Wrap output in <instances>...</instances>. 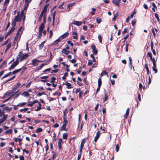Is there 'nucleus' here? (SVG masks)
<instances>
[{
    "label": "nucleus",
    "instance_id": "obj_1",
    "mask_svg": "<svg viewBox=\"0 0 160 160\" xmlns=\"http://www.w3.org/2000/svg\"><path fill=\"white\" fill-rule=\"evenodd\" d=\"M19 61L18 60H16L12 64L11 66L9 68V70L13 69L18 64Z\"/></svg>",
    "mask_w": 160,
    "mask_h": 160
},
{
    "label": "nucleus",
    "instance_id": "obj_2",
    "mask_svg": "<svg viewBox=\"0 0 160 160\" xmlns=\"http://www.w3.org/2000/svg\"><path fill=\"white\" fill-rule=\"evenodd\" d=\"M97 130H98V131L96 132V135L93 141V142H95V143L97 142L101 134L100 132V131H99L98 129L97 128Z\"/></svg>",
    "mask_w": 160,
    "mask_h": 160
},
{
    "label": "nucleus",
    "instance_id": "obj_3",
    "mask_svg": "<svg viewBox=\"0 0 160 160\" xmlns=\"http://www.w3.org/2000/svg\"><path fill=\"white\" fill-rule=\"evenodd\" d=\"M19 12H18V15L16 16L14 19L15 21L16 22H21L23 17H22L21 16H19Z\"/></svg>",
    "mask_w": 160,
    "mask_h": 160
},
{
    "label": "nucleus",
    "instance_id": "obj_4",
    "mask_svg": "<svg viewBox=\"0 0 160 160\" xmlns=\"http://www.w3.org/2000/svg\"><path fill=\"white\" fill-rule=\"evenodd\" d=\"M91 47L93 51V54L95 55H97L98 53V50L96 49V46L94 44L91 45Z\"/></svg>",
    "mask_w": 160,
    "mask_h": 160
},
{
    "label": "nucleus",
    "instance_id": "obj_5",
    "mask_svg": "<svg viewBox=\"0 0 160 160\" xmlns=\"http://www.w3.org/2000/svg\"><path fill=\"white\" fill-rule=\"evenodd\" d=\"M8 115H4V116L2 117V118L0 119V125L7 119L8 118Z\"/></svg>",
    "mask_w": 160,
    "mask_h": 160
},
{
    "label": "nucleus",
    "instance_id": "obj_6",
    "mask_svg": "<svg viewBox=\"0 0 160 160\" xmlns=\"http://www.w3.org/2000/svg\"><path fill=\"white\" fill-rule=\"evenodd\" d=\"M153 45H154V44H153V41H151V49L152 51L153 54L154 55H156V53L155 51L153 49Z\"/></svg>",
    "mask_w": 160,
    "mask_h": 160
},
{
    "label": "nucleus",
    "instance_id": "obj_7",
    "mask_svg": "<svg viewBox=\"0 0 160 160\" xmlns=\"http://www.w3.org/2000/svg\"><path fill=\"white\" fill-rule=\"evenodd\" d=\"M40 60H39L36 59H34L32 61V64L34 66H36L38 65V63L39 62H41Z\"/></svg>",
    "mask_w": 160,
    "mask_h": 160
},
{
    "label": "nucleus",
    "instance_id": "obj_8",
    "mask_svg": "<svg viewBox=\"0 0 160 160\" xmlns=\"http://www.w3.org/2000/svg\"><path fill=\"white\" fill-rule=\"evenodd\" d=\"M104 98L103 99V102H106L108 99V97L109 95V93H106L105 90V93H104Z\"/></svg>",
    "mask_w": 160,
    "mask_h": 160
},
{
    "label": "nucleus",
    "instance_id": "obj_9",
    "mask_svg": "<svg viewBox=\"0 0 160 160\" xmlns=\"http://www.w3.org/2000/svg\"><path fill=\"white\" fill-rule=\"evenodd\" d=\"M121 0H112V2L115 5L119 7V3Z\"/></svg>",
    "mask_w": 160,
    "mask_h": 160
},
{
    "label": "nucleus",
    "instance_id": "obj_10",
    "mask_svg": "<svg viewBox=\"0 0 160 160\" xmlns=\"http://www.w3.org/2000/svg\"><path fill=\"white\" fill-rule=\"evenodd\" d=\"M144 67L145 68L147 71V75L148 76H149L150 74V71L149 69V68L148 65L147 63H145L144 65Z\"/></svg>",
    "mask_w": 160,
    "mask_h": 160
},
{
    "label": "nucleus",
    "instance_id": "obj_11",
    "mask_svg": "<svg viewBox=\"0 0 160 160\" xmlns=\"http://www.w3.org/2000/svg\"><path fill=\"white\" fill-rule=\"evenodd\" d=\"M21 84L20 83H18L13 88L12 91V92H14L20 86Z\"/></svg>",
    "mask_w": 160,
    "mask_h": 160
},
{
    "label": "nucleus",
    "instance_id": "obj_12",
    "mask_svg": "<svg viewBox=\"0 0 160 160\" xmlns=\"http://www.w3.org/2000/svg\"><path fill=\"white\" fill-rule=\"evenodd\" d=\"M28 56L29 55L28 54H23L22 53V58L20 59V61L25 59L28 57Z\"/></svg>",
    "mask_w": 160,
    "mask_h": 160
},
{
    "label": "nucleus",
    "instance_id": "obj_13",
    "mask_svg": "<svg viewBox=\"0 0 160 160\" xmlns=\"http://www.w3.org/2000/svg\"><path fill=\"white\" fill-rule=\"evenodd\" d=\"M29 0H25V3L24 5V8L23 9L25 10H26L27 7H28V6L29 5Z\"/></svg>",
    "mask_w": 160,
    "mask_h": 160
},
{
    "label": "nucleus",
    "instance_id": "obj_14",
    "mask_svg": "<svg viewBox=\"0 0 160 160\" xmlns=\"http://www.w3.org/2000/svg\"><path fill=\"white\" fill-rule=\"evenodd\" d=\"M45 24L44 23H42L39 27V31L42 32L43 29L44 28Z\"/></svg>",
    "mask_w": 160,
    "mask_h": 160
},
{
    "label": "nucleus",
    "instance_id": "obj_15",
    "mask_svg": "<svg viewBox=\"0 0 160 160\" xmlns=\"http://www.w3.org/2000/svg\"><path fill=\"white\" fill-rule=\"evenodd\" d=\"M20 36H21V34L17 33L16 36L14 38V43H15L17 42L18 38H20Z\"/></svg>",
    "mask_w": 160,
    "mask_h": 160
},
{
    "label": "nucleus",
    "instance_id": "obj_16",
    "mask_svg": "<svg viewBox=\"0 0 160 160\" xmlns=\"http://www.w3.org/2000/svg\"><path fill=\"white\" fill-rule=\"evenodd\" d=\"M129 108H128L127 109L126 113L124 115V118L126 119H127V117L129 113Z\"/></svg>",
    "mask_w": 160,
    "mask_h": 160
},
{
    "label": "nucleus",
    "instance_id": "obj_17",
    "mask_svg": "<svg viewBox=\"0 0 160 160\" xmlns=\"http://www.w3.org/2000/svg\"><path fill=\"white\" fill-rule=\"evenodd\" d=\"M26 12V10H25L23 9H22V10L21 12V17H24L23 20H24L25 18V17L24 16V14H25Z\"/></svg>",
    "mask_w": 160,
    "mask_h": 160
},
{
    "label": "nucleus",
    "instance_id": "obj_18",
    "mask_svg": "<svg viewBox=\"0 0 160 160\" xmlns=\"http://www.w3.org/2000/svg\"><path fill=\"white\" fill-rule=\"evenodd\" d=\"M62 52V53H64L66 55H68L70 52V51L69 50H68L65 48L63 49Z\"/></svg>",
    "mask_w": 160,
    "mask_h": 160
},
{
    "label": "nucleus",
    "instance_id": "obj_19",
    "mask_svg": "<svg viewBox=\"0 0 160 160\" xmlns=\"http://www.w3.org/2000/svg\"><path fill=\"white\" fill-rule=\"evenodd\" d=\"M73 24L78 26H80L82 24V22L78 21H74Z\"/></svg>",
    "mask_w": 160,
    "mask_h": 160
},
{
    "label": "nucleus",
    "instance_id": "obj_20",
    "mask_svg": "<svg viewBox=\"0 0 160 160\" xmlns=\"http://www.w3.org/2000/svg\"><path fill=\"white\" fill-rule=\"evenodd\" d=\"M15 29V28L14 27H12L11 29L9 30V31L7 32L6 37L8 36Z\"/></svg>",
    "mask_w": 160,
    "mask_h": 160
},
{
    "label": "nucleus",
    "instance_id": "obj_21",
    "mask_svg": "<svg viewBox=\"0 0 160 160\" xmlns=\"http://www.w3.org/2000/svg\"><path fill=\"white\" fill-rule=\"evenodd\" d=\"M66 125L63 124L61 128L60 129V130L61 131H67V130L66 128Z\"/></svg>",
    "mask_w": 160,
    "mask_h": 160
},
{
    "label": "nucleus",
    "instance_id": "obj_22",
    "mask_svg": "<svg viewBox=\"0 0 160 160\" xmlns=\"http://www.w3.org/2000/svg\"><path fill=\"white\" fill-rule=\"evenodd\" d=\"M101 75L102 76L104 75H107L108 77V73L107 72L106 70H103L101 73Z\"/></svg>",
    "mask_w": 160,
    "mask_h": 160
},
{
    "label": "nucleus",
    "instance_id": "obj_23",
    "mask_svg": "<svg viewBox=\"0 0 160 160\" xmlns=\"http://www.w3.org/2000/svg\"><path fill=\"white\" fill-rule=\"evenodd\" d=\"M153 66L152 67V69L155 72V73L158 72V70L157 69L156 64H153Z\"/></svg>",
    "mask_w": 160,
    "mask_h": 160
},
{
    "label": "nucleus",
    "instance_id": "obj_24",
    "mask_svg": "<svg viewBox=\"0 0 160 160\" xmlns=\"http://www.w3.org/2000/svg\"><path fill=\"white\" fill-rule=\"evenodd\" d=\"M38 104L39 105V106L37 107V108H36V109H35L34 110L35 111H38L39 110H40L41 108V106H42L41 104L40 103V102H38Z\"/></svg>",
    "mask_w": 160,
    "mask_h": 160
},
{
    "label": "nucleus",
    "instance_id": "obj_25",
    "mask_svg": "<svg viewBox=\"0 0 160 160\" xmlns=\"http://www.w3.org/2000/svg\"><path fill=\"white\" fill-rule=\"evenodd\" d=\"M45 42V41H44L43 42H42L41 43V44L39 45V49L42 50V49L44 47Z\"/></svg>",
    "mask_w": 160,
    "mask_h": 160
},
{
    "label": "nucleus",
    "instance_id": "obj_26",
    "mask_svg": "<svg viewBox=\"0 0 160 160\" xmlns=\"http://www.w3.org/2000/svg\"><path fill=\"white\" fill-rule=\"evenodd\" d=\"M86 140V138H84L83 139H82V141L81 145H80V147H83L84 145L85 142Z\"/></svg>",
    "mask_w": 160,
    "mask_h": 160
},
{
    "label": "nucleus",
    "instance_id": "obj_27",
    "mask_svg": "<svg viewBox=\"0 0 160 160\" xmlns=\"http://www.w3.org/2000/svg\"><path fill=\"white\" fill-rule=\"evenodd\" d=\"M69 33L67 32L61 36L62 38L63 39L66 38L68 35Z\"/></svg>",
    "mask_w": 160,
    "mask_h": 160
},
{
    "label": "nucleus",
    "instance_id": "obj_28",
    "mask_svg": "<svg viewBox=\"0 0 160 160\" xmlns=\"http://www.w3.org/2000/svg\"><path fill=\"white\" fill-rule=\"evenodd\" d=\"M72 34L74 35L73 36V38L74 39H77L78 37L77 36V33L76 32H72Z\"/></svg>",
    "mask_w": 160,
    "mask_h": 160
},
{
    "label": "nucleus",
    "instance_id": "obj_29",
    "mask_svg": "<svg viewBox=\"0 0 160 160\" xmlns=\"http://www.w3.org/2000/svg\"><path fill=\"white\" fill-rule=\"evenodd\" d=\"M65 85L67 86V88L68 89H70L72 88L71 84L70 83L66 82L65 83Z\"/></svg>",
    "mask_w": 160,
    "mask_h": 160
},
{
    "label": "nucleus",
    "instance_id": "obj_30",
    "mask_svg": "<svg viewBox=\"0 0 160 160\" xmlns=\"http://www.w3.org/2000/svg\"><path fill=\"white\" fill-rule=\"evenodd\" d=\"M22 95L25 97H28L29 96V93L27 92H25L22 94Z\"/></svg>",
    "mask_w": 160,
    "mask_h": 160
},
{
    "label": "nucleus",
    "instance_id": "obj_31",
    "mask_svg": "<svg viewBox=\"0 0 160 160\" xmlns=\"http://www.w3.org/2000/svg\"><path fill=\"white\" fill-rule=\"evenodd\" d=\"M119 15V14L118 12H117L116 13L114 16L113 18L112 19V20L113 21H115L117 17H118Z\"/></svg>",
    "mask_w": 160,
    "mask_h": 160
},
{
    "label": "nucleus",
    "instance_id": "obj_32",
    "mask_svg": "<svg viewBox=\"0 0 160 160\" xmlns=\"http://www.w3.org/2000/svg\"><path fill=\"white\" fill-rule=\"evenodd\" d=\"M68 136V133H65L62 135V138L63 139H66L67 138Z\"/></svg>",
    "mask_w": 160,
    "mask_h": 160
},
{
    "label": "nucleus",
    "instance_id": "obj_33",
    "mask_svg": "<svg viewBox=\"0 0 160 160\" xmlns=\"http://www.w3.org/2000/svg\"><path fill=\"white\" fill-rule=\"evenodd\" d=\"M21 70V68L16 70L13 71L12 73V74H15L19 72Z\"/></svg>",
    "mask_w": 160,
    "mask_h": 160
},
{
    "label": "nucleus",
    "instance_id": "obj_34",
    "mask_svg": "<svg viewBox=\"0 0 160 160\" xmlns=\"http://www.w3.org/2000/svg\"><path fill=\"white\" fill-rule=\"evenodd\" d=\"M12 129H9V130H8L6 131H5L4 132V133L6 134H10L12 133Z\"/></svg>",
    "mask_w": 160,
    "mask_h": 160
},
{
    "label": "nucleus",
    "instance_id": "obj_35",
    "mask_svg": "<svg viewBox=\"0 0 160 160\" xmlns=\"http://www.w3.org/2000/svg\"><path fill=\"white\" fill-rule=\"evenodd\" d=\"M45 64H46L44 63L42 64L38 67L37 70H40Z\"/></svg>",
    "mask_w": 160,
    "mask_h": 160
},
{
    "label": "nucleus",
    "instance_id": "obj_36",
    "mask_svg": "<svg viewBox=\"0 0 160 160\" xmlns=\"http://www.w3.org/2000/svg\"><path fill=\"white\" fill-rule=\"evenodd\" d=\"M7 114H4V110L2 111L1 109H0V117H1L2 116H4V115H6Z\"/></svg>",
    "mask_w": 160,
    "mask_h": 160
},
{
    "label": "nucleus",
    "instance_id": "obj_37",
    "mask_svg": "<svg viewBox=\"0 0 160 160\" xmlns=\"http://www.w3.org/2000/svg\"><path fill=\"white\" fill-rule=\"evenodd\" d=\"M155 17L156 18L158 22H160V20L158 14L157 13H155Z\"/></svg>",
    "mask_w": 160,
    "mask_h": 160
},
{
    "label": "nucleus",
    "instance_id": "obj_38",
    "mask_svg": "<svg viewBox=\"0 0 160 160\" xmlns=\"http://www.w3.org/2000/svg\"><path fill=\"white\" fill-rule=\"evenodd\" d=\"M147 57H149L150 58V59H151V58H152V54L151 52H148L147 53Z\"/></svg>",
    "mask_w": 160,
    "mask_h": 160
},
{
    "label": "nucleus",
    "instance_id": "obj_39",
    "mask_svg": "<svg viewBox=\"0 0 160 160\" xmlns=\"http://www.w3.org/2000/svg\"><path fill=\"white\" fill-rule=\"evenodd\" d=\"M12 73V72H9V73H8V74H7L5 75L2 78V79H4V78H6L9 76L11 73Z\"/></svg>",
    "mask_w": 160,
    "mask_h": 160
},
{
    "label": "nucleus",
    "instance_id": "obj_40",
    "mask_svg": "<svg viewBox=\"0 0 160 160\" xmlns=\"http://www.w3.org/2000/svg\"><path fill=\"white\" fill-rule=\"evenodd\" d=\"M42 131V129L41 128H38L36 130V132L37 133H39L41 132Z\"/></svg>",
    "mask_w": 160,
    "mask_h": 160
},
{
    "label": "nucleus",
    "instance_id": "obj_41",
    "mask_svg": "<svg viewBox=\"0 0 160 160\" xmlns=\"http://www.w3.org/2000/svg\"><path fill=\"white\" fill-rule=\"evenodd\" d=\"M119 149V146L118 143L116 144L115 148V150L117 152H118Z\"/></svg>",
    "mask_w": 160,
    "mask_h": 160
},
{
    "label": "nucleus",
    "instance_id": "obj_42",
    "mask_svg": "<svg viewBox=\"0 0 160 160\" xmlns=\"http://www.w3.org/2000/svg\"><path fill=\"white\" fill-rule=\"evenodd\" d=\"M102 82L101 78H99L98 81V86L101 87L102 85Z\"/></svg>",
    "mask_w": 160,
    "mask_h": 160
},
{
    "label": "nucleus",
    "instance_id": "obj_43",
    "mask_svg": "<svg viewBox=\"0 0 160 160\" xmlns=\"http://www.w3.org/2000/svg\"><path fill=\"white\" fill-rule=\"evenodd\" d=\"M47 9L46 7H44L41 13L43 14H44V13H46L47 11Z\"/></svg>",
    "mask_w": 160,
    "mask_h": 160
},
{
    "label": "nucleus",
    "instance_id": "obj_44",
    "mask_svg": "<svg viewBox=\"0 0 160 160\" xmlns=\"http://www.w3.org/2000/svg\"><path fill=\"white\" fill-rule=\"evenodd\" d=\"M97 23L98 24L100 23L102 21V19L100 18H97L96 19Z\"/></svg>",
    "mask_w": 160,
    "mask_h": 160
},
{
    "label": "nucleus",
    "instance_id": "obj_45",
    "mask_svg": "<svg viewBox=\"0 0 160 160\" xmlns=\"http://www.w3.org/2000/svg\"><path fill=\"white\" fill-rule=\"evenodd\" d=\"M11 47V43L8 44L7 46V48L5 50V52H6Z\"/></svg>",
    "mask_w": 160,
    "mask_h": 160
},
{
    "label": "nucleus",
    "instance_id": "obj_46",
    "mask_svg": "<svg viewBox=\"0 0 160 160\" xmlns=\"http://www.w3.org/2000/svg\"><path fill=\"white\" fill-rule=\"evenodd\" d=\"M16 22L14 20H13L12 22L11 25L12 26V27H14L15 28V26H16Z\"/></svg>",
    "mask_w": 160,
    "mask_h": 160
},
{
    "label": "nucleus",
    "instance_id": "obj_47",
    "mask_svg": "<svg viewBox=\"0 0 160 160\" xmlns=\"http://www.w3.org/2000/svg\"><path fill=\"white\" fill-rule=\"evenodd\" d=\"M3 110H8V112H9L11 110H12V108H9L8 107H6L3 108Z\"/></svg>",
    "mask_w": 160,
    "mask_h": 160
},
{
    "label": "nucleus",
    "instance_id": "obj_48",
    "mask_svg": "<svg viewBox=\"0 0 160 160\" xmlns=\"http://www.w3.org/2000/svg\"><path fill=\"white\" fill-rule=\"evenodd\" d=\"M59 42L58 41V40L57 39L55 41H54L53 43H52V45H56L58 44Z\"/></svg>",
    "mask_w": 160,
    "mask_h": 160
},
{
    "label": "nucleus",
    "instance_id": "obj_49",
    "mask_svg": "<svg viewBox=\"0 0 160 160\" xmlns=\"http://www.w3.org/2000/svg\"><path fill=\"white\" fill-rule=\"evenodd\" d=\"M43 14L42 13H41L40 14V16L38 18V21L39 22H40L41 21L42 17H43Z\"/></svg>",
    "mask_w": 160,
    "mask_h": 160
},
{
    "label": "nucleus",
    "instance_id": "obj_50",
    "mask_svg": "<svg viewBox=\"0 0 160 160\" xmlns=\"http://www.w3.org/2000/svg\"><path fill=\"white\" fill-rule=\"evenodd\" d=\"M129 45V43H127L125 45V51L127 52L128 51V47Z\"/></svg>",
    "mask_w": 160,
    "mask_h": 160
},
{
    "label": "nucleus",
    "instance_id": "obj_51",
    "mask_svg": "<svg viewBox=\"0 0 160 160\" xmlns=\"http://www.w3.org/2000/svg\"><path fill=\"white\" fill-rule=\"evenodd\" d=\"M68 75V72H65L64 74V76L62 78L63 80H65L66 78V77Z\"/></svg>",
    "mask_w": 160,
    "mask_h": 160
},
{
    "label": "nucleus",
    "instance_id": "obj_52",
    "mask_svg": "<svg viewBox=\"0 0 160 160\" xmlns=\"http://www.w3.org/2000/svg\"><path fill=\"white\" fill-rule=\"evenodd\" d=\"M22 52H19V55H18L17 56V60H18V59L20 58V57H21L22 58Z\"/></svg>",
    "mask_w": 160,
    "mask_h": 160
},
{
    "label": "nucleus",
    "instance_id": "obj_53",
    "mask_svg": "<svg viewBox=\"0 0 160 160\" xmlns=\"http://www.w3.org/2000/svg\"><path fill=\"white\" fill-rule=\"evenodd\" d=\"M22 27H21L18 29V32L17 33H18V34H21L22 32Z\"/></svg>",
    "mask_w": 160,
    "mask_h": 160
},
{
    "label": "nucleus",
    "instance_id": "obj_54",
    "mask_svg": "<svg viewBox=\"0 0 160 160\" xmlns=\"http://www.w3.org/2000/svg\"><path fill=\"white\" fill-rule=\"evenodd\" d=\"M83 93V91H81L79 92V99L81 98L82 95Z\"/></svg>",
    "mask_w": 160,
    "mask_h": 160
},
{
    "label": "nucleus",
    "instance_id": "obj_55",
    "mask_svg": "<svg viewBox=\"0 0 160 160\" xmlns=\"http://www.w3.org/2000/svg\"><path fill=\"white\" fill-rule=\"evenodd\" d=\"M136 22H137V20L136 19H134V20H132L131 22L132 25L133 26H134L135 25V24L136 23Z\"/></svg>",
    "mask_w": 160,
    "mask_h": 160
},
{
    "label": "nucleus",
    "instance_id": "obj_56",
    "mask_svg": "<svg viewBox=\"0 0 160 160\" xmlns=\"http://www.w3.org/2000/svg\"><path fill=\"white\" fill-rule=\"evenodd\" d=\"M51 79L52 80H51L50 82L52 83H54L55 80L56 79V78L55 77H52Z\"/></svg>",
    "mask_w": 160,
    "mask_h": 160
},
{
    "label": "nucleus",
    "instance_id": "obj_57",
    "mask_svg": "<svg viewBox=\"0 0 160 160\" xmlns=\"http://www.w3.org/2000/svg\"><path fill=\"white\" fill-rule=\"evenodd\" d=\"M38 102V101L36 100L33 101V102H31V106H33V104H34Z\"/></svg>",
    "mask_w": 160,
    "mask_h": 160
},
{
    "label": "nucleus",
    "instance_id": "obj_58",
    "mask_svg": "<svg viewBox=\"0 0 160 160\" xmlns=\"http://www.w3.org/2000/svg\"><path fill=\"white\" fill-rule=\"evenodd\" d=\"M38 102V101L36 100L33 101V102H31V106H33V104H34Z\"/></svg>",
    "mask_w": 160,
    "mask_h": 160
},
{
    "label": "nucleus",
    "instance_id": "obj_59",
    "mask_svg": "<svg viewBox=\"0 0 160 160\" xmlns=\"http://www.w3.org/2000/svg\"><path fill=\"white\" fill-rule=\"evenodd\" d=\"M38 102V101L36 100L33 101V102H31V106H33V104H34Z\"/></svg>",
    "mask_w": 160,
    "mask_h": 160
},
{
    "label": "nucleus",
    "instance_id": "obj_60",
    "mask_svg": "<svg viewBox=\"0 0 160 160\" xmlns=\"http://www.w3.org/2000/svg\"><path fill=\"white\" fill-rule=\"evenodd\" d=\"M26 104V103L25 102H22V103H19L17 105V106H24V105H25Z\"/></svg>",
    "mask_w": 160,
    "mask_h": 160
},
{
    "label": "nucleus",
    "instance_id": "obj_61",
    "mask_svg": "<svg viewBox=\"0 0 160 160\" xmlns=\"http://www.w3.org/2000/svg\"><path fill=\"white\" fill-rule=\"evenodd\" d=\"M99 103H98L97 104L95 108V109H94V110H95V111H97L98 109V107L99 106Z\"/></svg>",
    "mask_w": 160,
    "mask_h": 160
},
{
    "label": "nucleus",
    "instance_id": "obj_62",
    "mask_svg": "<svg viewBox=\"0 0 160 160\" xmlns=\"http://www.w3.org/2000/svg\"><path fill=\"white\" fill-rule=\"evenodd\" d=\"M128 29L127 28H125L122 32V33L123 34H125L127 32Z\"/></svg>",
    "mask_w": 160,
    "mask_h": 160
},
{
    "label": "nucleus",
    "instance_id": "obj_63",
    "mask_svg": "<svg viewBox=\"0 0 160 160\" xmlns=\"http://www.w3.org/2000/svg\"><path fill=\"white\" fill-rule=\"evenodd\" d=\"M139 89L140 90H141L142 89L143 86L142 84L141 83H140L139 85Z\"/></svg>",
    "mask_w": 160,
    "mask_h": 160
},
{
    "label": "nucleus",
    "instance_id": "obj_64",
    "mask_svg": "<svg viewBox=\"0 0 160 160\" xmlns=\"http://www.w3.org/2000/svg\"><path fill=\"white\" fill-rule=\"evenodd\" d=\"M57 155V153H54L53 154L52 157V160H54L55 158H56V156Z\"/></svg>",
    "mask_w": 160,
    "mask_h": 160
}]
</instances>
